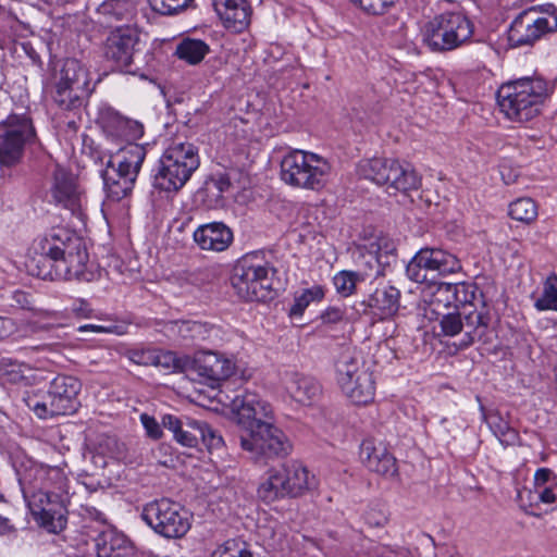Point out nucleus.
Returning a JSON list of instances; mask_svg holds the SVG:
<instances>
[{"label": "nucleus", "mask_w": 557, "mask_h": 557, "mask_svg": "<svg viewBox=\"0 0 557 557\" xmlns=\"http://www.w3.org/2000/svg\"><path fill=\"white\" fill-rule=\"evenodd\" d=\"M28 263L33 275L50 280L90 282L95 272L84 239L65 227H53L33 244Z\"/></svg>", "instance_id": "1"}, {"label": "nucleus", "mask_w": 557, "mask_h": 557, "mask_svg": "<svg viewBox=\"0 0 557 557\" xmlns=\"http://www.w3.org/2000/svg\"><path fill=\"white\" fill-rule=\"evenodd\" d=\"M18 483L36 522L52 533L66 525V506L70 497L65 478L57 468L32 463L18 473Z\"/></svg>", "instance_id": "2"}, {"label": "nucleus", "mask_w": 557, "mask_h": 557, "mask_svg": "<svg viewBox=\"0 0 557 557\" xmlns=\"http://www.w3.org/2000/svg\"><path fill=\"white\" fill-rule=\"evenodd\" d=\"M552 90V85L542 77H521L499 87L497 103L509 120L528 122L540 114Z\"/></svg>", "instance_id": "3"}, {"label": "nucleus", "mask_w": 557, "mask_h": 557, "mask_svg": "<svg viewBox=\"0 0 557 557\" xmlns=\"http://www.w3.org/2000/svg\"><path fill=\"white\" fill-rule=\"evenodd\" d=\"M199 164L198 148L193 143L174 139L159 160L153 185L164 191H177L189 181Z\"/></svg>", "instance_id": "4"}, {"label": "nucleus", "mask_w": 557, "mask_h": 557, "mask_svg": "<svg viewBox=\"0 0 557 557\" xmlns=\"http://www.w3.org/2000/svg\"><path fill=\"white\" fill-rule=\"evenodd\" d=\"M474 33L472 21L462 11L434 16L421 28L422 42L433 52H447L468 44Z\"/></svg>", "instance_id": "5"}, {"label": "nucleus", "mask_w": 557, "mask_h": 557, "mask_svg": "<svg viewBox=\"0 0 557 557\" xmlns=\"http://www.w3.org/2000/svg\"><path fill=\"white\" fill-rule=\"evenodd\" d=\"M146 158V148L139 144H127L108 162L102 173L107 197L120 201L127 197Z\"/></svg>", "instance_id": "6"}, {"label": "nucleus", "mask_w": 557, "mask_h": 557, "mask_svg": "<svg viewBox=\"0 0 557 557\" xmlns=\"http://www.w3.org/2000/svg\"><path fill=\"white\" fill-rule=\"evenodd\" d=\"M280 166L284 183L305 189L322 188L331 174V165L324 158L299 149L284 154Z\"/></svg>", "instance_id": "7"}, {"label": "nucleus", "mask_w": 557, "mask_h": 557, "mask_svg": "<svg viewBox=\"0 0 557 557\" xmlns=\"http://www.w3.org/2000/svg\"><path fill=\"white\" fill-rule=\"evenodd\" d=\"M239 441L248 458L260 466L284 459L293 450L290 440L273 421L246 432L240 435Z\"/></svg>", "instance_id": "8"}, {"label": "nucleus", "mask_w": 557, "mask_h": 557, "mask_svg": "<svg viewBox=\"0 0 557 557\" xmlns=\"http://www.w3.org/2000/svg\"><path fill=\"white\" fill-rule=\"evenodd\" d=\"M274 270L258 255H246L235 264L231 284L237 296L247 301H265L272 290Z\"/></svg>", "instance_id": "9"}, {"label": "nucleus", "mask_w": 557, "mask_h": 557, "mask_svg": "<svg viewBox=\"0 0 557 557\" xmlns=\"http://www.w3.org/2000/svg\"><path fill=\"white\" fill-rule=\"evenodd\" d=\"M81 387L82 384L76 377L58 375L51 381L49 389L42 398L27 394L24 401L40 419L74 413L79 406L77 396Z\"/></svg>", "instance_id": "10"}, {"label": "nucleus", "mask_w": 557, "mask_h": 557, "mask_svg": "<svg viewBox=\"0 0 557 557\" xmlns=\"http://www.w3.org/2000/svg\"><path fill=\"white\" fill-rule=\"evenodd\" d=\"M361 175L377 185L407 193L421 186V176L409 163L395 159L373 158L360 164Z\"/></svg>", "instance_id": "11"}, {"label": "nucleus", "mask_w": 557, "mask_h": 557, "mask_svg": "<svg viewBox=\"0 0 557 557\" xmlns=\"http://www.w3.org/2000/svg\"><path fill=\"white\" fill-rule=\"evenodd\" d=\"M141 518L156 533L166 539H180L190 528L188 511L168 498L147 504Z\"/></svg>", "instance_id": "12"}, {"label": "nucleus", "mask_w": 557, "mask_h": 557, "mask_svg": "<svg viewBox=\"0 0 557 557\" xmlns=\"http://www.w3.org/2000/svg\"><path fill=\"white\" fill-rule=\"evenodd\" d=\"M557 30L555 9L531 7L512 21L508 30V40L513 47L531 46L547 34Z\"/></svg>", "instance_id": "13"}, {"label": "nucleus", "mask_w": 557, "mask_h": 557, "mask_svg": "<svg viewBox=\"0 0 557 557\" xmlns=\"http://www.w3.org/2000/svg\"><path fill=\"white\" fill-rule=\"evenodd\" d=\"M461 270L460 260L447 250L436 247L421 248L406 267L408 278L416 283H426L436 275L446 276Z\"/></svg>", "instance_id": "14"}, {"label": "nucleus", "mask_w": 557, "mask_h": 557, "mask_svg": "<svg viewBox=\"0 0 557 557\" xmlns=\"http://www.w3.org/2000/svg\"><path fill=\"white\" fill-rule=\"evenodd\" d=\"M35 137L30 120L12 115L0 124V165L11 168L23 157L24 148Z\"/></svg>", "instance_id": "15"}, {"label": "nucleus", "mask_w": 557, "mask_h": 557, "mask_svg": "<svg viewBox=\"0 0 557 557\" xmlns=\"http://www.w3.org/2000/svg\"><path fill=\"white\" fill-rule=\"evenodd\" d=\"M228 405L232 412L236 414V421L244 432H248L273 421L272 406L263 400L257 393L248 389H238L234 396L225 395L220 399Z\"/></svg>", "instance_id": "16"}, {"label": "nucleus", "mask_w": 557, "mask_h": 557, "mask_svg": "<svg viewBox=\"0 0 557 557\" xmlns=\"http://www.w3.org/2000/svg\"><path fill=\"white\" fill-rule=\"evenodd\" d=\"M138 41L135 28L127 25L115 27L106 39L104 57L115 70L129 72Z\"/></svg>", "instance_id": "17"}, {"label": "nucleus", "mask_w": 557, "mask_h": 557, "mask_svg": "<svg viewBox=\"0 0 557 557\" xmlns=\"http://www.w3.org/2000/svg\"><path fill=\"white\" fill-rule=\"evenodd\" d=\"M188 370L195 373L201 382L214 387L231 376L234 363L221 354L201 351L190 360Z\"/></svg>", "instance_id": "18"}, {"label": "nucleus", "mask_w": 557, "mask_h": 557, "mask_svg": "<svg viewBox=\"0 0 557 557\" xmlns=\"http://www.w3.org/2000/svg\"><path fill=\"white\" fill-rule=\"evenodd\" d=\"M51 194L57 203L70 210L74 215L79 218L83 215L86 197L73 174L61 168L55 169Z\"/></svg>", "instance_id": "19"}, {"label": "nucleus", "mask_w": 557, "mask_h": 557, "mask_svg": "<svg viewBox=\"0 0 557 557\" xmlns=\"http://www.w3.org/2000/svg\"><path fill=\"white\" fill-rule=\"evenodd\" d=\"M360 459L370 471L377 474L393 476L397 473L396 459L383 441L366 438L360 446Z\"/></svg>", "instance_id": "20"}, {"label": "nucleus", "mask_w": 557, "mask_h": 557, "mask_svg": "<svg viewBox=\"0 0 557 557\" xmlns=\"http://www.w3.org/2000/svg\"><path fill=\"white\" fill-rule=\"evenodd\" d=\"M193 238L201 250L222 252L231 246L234 235L223 222H210L199 225L194 231Z\"/></svg>", "instance_id": "21"}, {"label": "nucleus", "mask_w": 557, "mask_h": 557, "mask_svg": "<svg viewBox=\"0 0 557 557\" xmlns=\"http://www.w3.org/2000/svg\"><path fill=\"white\" fill-rule=\"evenodd\" d=\"M213 7L231 32L242 33L249 26L251 8L247 0H213Z\"/></svg>", "instance_id": "22"}, {"label": "nucleus", "mask_w": 557, "mask_h": 557, "mask_svg": "<svg viewBox=\"0 0 557 557\" xmlns=\"http://www.w3.org/2000/svg\"><path fill=\"white\" fill-rule=\"evenodd\" d=\"M53 79L73 86L74 94L89 95L92 91L90 87V73L88 69L76 59L64 60L61 69L52 75Z\"/></svg>", "instance_id": "23"}, {"label": "nucleus", "mask_w": 557, "mask_h": 557, "mask_svg": "<svg viewBox=\"0 0 557 557\" xmlns=\"http://www.w3.org/2000/svg\"><path fill=\"white\" fill-rule=\"evenodd\" d=\"M281 474L286 486V494L290 497L302 495L307 491L317 487L314 475H310L308 469L300 462L290 461L280 467Z\"/></svg>", "instance_id": "24"}, {"label": "nucleus", "mask_w": 557, "mask_h": 557, "mask_svg": "<svg viewBox=\"0 0 557 557\" xmlns=\"http://www.w3.org/2000/svg\"><path fill=\"white\" fill-rule=\"evenodd\" d=\"M284 385L289 396L301 405H311L321 394V385L314 377L297 372L287 373Z\"/></svg>", "instance_id": "25"}, {"label": "nucleus", "mask_w": 557, "mask_h": 557, "mask_svg": "<svg viewBox=\"0 0 557 557\" xmlns=\"http://www.w3.org/2000/svg\"><path fill=\"white\" fill-rule=\"evenodd\" d=\"M366 304L381 320L392 318L400 307V290L392 285L380 286L369 296Z\"/></svg>", "instance_id": "26"}, {"label": "nucleus", "mask_w": 557, "mask_h": 557, "mask_svg": "<svg viewBox=\"0 0 557 557\" xmlns=\"http://www.w3.org/2000/svg\"><path fill=\"white\" fill-rule=\"evenodd\" d=\"M461 314L463 320V337L459 343V348L463 349L485 335L490 324V317L483 310L469 309V307H465Z\"/></svg>", "instance_id": "27"}, {"label": "nucleus", "mask_w": 557, "mask_h": 557, "mask_svg": "<svg viewBox=\"0 0 557 557\" xmlns=\"http://www.w3.org/2000/svg\"><path fill=\"white\" fill-rule=\"evenodd\" d=\"M102 127L108 135L117 138H124L133 144V140L139 139L144 135V125L138 122L120 115L110 113L102 116Z\"/></svg>", "instance_id": "28"}, {"label": "nucleus", "mask_w": 557, "mask_h": 557, "mask_svg": "<svg viewBox=\"0 0 557 557\" xmlns=\"http://www.w3.org/2000/svg\"><path fill=\"white\" fill-rule=\"evenodd\" d=\"M343 393L356 405H367L374 398L375 386L369 370L359 371L351 382L343 388Z\"/></svg>", "instance_id": "29"}, {"label": "nucleus", "mask_w": 557, "mask_h": 557, "mask_svg": "<svg viewBox=\"0 0 557 557\" xmlns=\"http://www.w3.org/2000/svg\"><path fill=\"white\" fill-rule=\"evenodd\" d=\"M368 370L355 349H344L336 359V381L341 389L357 376L359 371Z\"/></svg>", "instance_id": "30"}, {"label": "nucleus", "mask_w": 557, "mask_h": 557, "mask_svg": "<svg viewBox=\"0 0 557 557\" xmlns=\"http://www.w3.org/2000/svg\"><path fill=\"white\" fill-rule=\"evenodd\" d=\"M74 87L65 85L53 78L46 85V90L52 101L62 110H74L81 108L88 96L74 94Z\"/></svg>", "instance_id": "31"}, {"label": "nucleus", "mask_w": 557, "mask_h": 557, "mask_svg": "<svg viewBox=\"0 0 557 557\" xmlns=\"http://www.w3.org/2000/svg\"><path fill=\"white\" fill-rule=\"evenodd\" d=\"M134 0H104L97 8L98 22L112 26L113 23L128 20L134 11Z\"/></svg>", "instance_id": "32"}, {"label": "nucleus", "mask_w": 557, "mask_h": 557, "mask_svg": "<svg viewBox=\"0 0 557 557\" xmlns=\"http://www.w3.org/2000/svg\"><path fill=\"white\" fill-rule=\"evenodd\" d=\"M97 557H122L126 539L110 525H104L94 540Z\"/></svg>", "instance_id": "33"}, {"label": "nucleus", "mask_w": 557, "mask_h": 557, "mask_svg": "<svg viewBox=\"0 0 557 557\" xmlns=\"http://www.w3.org/2000/svg\"><path fill=\"white\" fill-rule=\"evenodd\" d=\"M34 370L27 364L2 358L0 360V380L2 383L30 385L34 381Z\"/></svg>", "instance_id": "34"}, {"label": "nucleus", "mask_w": 557, "mask_h": 557, "mask_svg": "<svg viewBox=\"0 0 557 557\" xmlns=\"http://www.w3.org/2000/svg\"><path fill=\"white\" fill-rule=\"evenodd\" d=\"M258 496L265 503H272L287 496L280 467L271 468L265 472L258 487Z\"/></svg>", "instance_id": "35"}, {"label": "nucleus", "mask_w": 557, "mask_h": 557, "mask_svg": "<svg viewBox=\"0 0 557 557\" xmlns=\"http://www.w3.org/2000/svg\"><path fill=\"white\" fill-rule=\"evenodd\" d=\"M209 52L210 47L206 41L189 37L182 39L175 49L177 58L190 65L200 63Z\"/></svg>", "instance_id": "36"}, {"label": "nucleus", "mask_w": 557, "mask_h": 557, "mask_svg": "<svg viewBox=\"0 0 557 557\" xmlns=\"http://www.w3.org/2000/svg\"><path fill=\"white\" fill-rule=\"evenodd\" d=\"M437 295L446 296V300L449 304V298H453L454 307L458 311H462L465 307H469V309L474 308L472 305V299L474 298V289L472 286L467 285L465 283L459 284H442L437 290Z\"/></svg>", "instance_id": "37"}, {"label": "nucleus", "mask_w": 557, "mask_h": 557, "mask_svg": "<svg viewBox=\"0 0 557 557\" xmlns=\"http://www.w3.org/2000/svg\"><path fill=\"white\" fill-rule=\"evenodd\" d=\"M324 295V288L320 285H314L310 288L304 289L300 294H296L294 304L289 309V317L300 318L311 302L322 300Z\"/></svg>", "instance_id": "38"}, {"label": "nucleus", "mask_w": 557, "mask_h": 557, "mask_svg": "<svg viewBox=\"0 0 557 557\" xmlns=\"http://www.w3.org/2000/svg\"><path fill=\"white\" fill-rule=\"evenodd\" d=\"M537 311H557V274L552 273L543 283V290L534 301Z\"/></svg>", "instance_id": "39"}, {"label": "nucleus", "mask_w": 557, "mask_h": 557, "mask_svg": "<svg viewBox=\"0 0 557 557\" xmlns=\"http://www.w3.org/2000/svg\"><path fill=\"white\" fill-rule=\"evenodd\" d=\"M152 363L169 371H187L190 359L186 356H177L173 351H153Z\"/></svg>", "instance_id": "40"}, {"label": "nucleus", "mask_w": 557, "mask_h": 557, "mask_svg": "<svg viewBox=\"0 0 557 557\" xmlns=\"http://www.w3.org/2000/svg\"><path fill=\"white\" fill-rule=\"evenodd\" d=\"M508 213L516 221L531 223L537 216V207L531 198H519L509 205Z\"/></svg>", "instance_id": "41"}, {"label": "nucleus", "mask_w": 557, "mask_h": 557, "mask_svg": "<svg viewBox=\"0 0 557 557\" xmlns=\"http://www.w3.org/2000/svg\"><path fill=\"white\" fill-rule=\"evenodd\" d=\"M151 9L162 15L177 14L194 4L195 0H148Z\"/></svg>", "instance_id": "42"}, {"label": "nucleus", "mask_w": 557, "mask_h": 557, "mask_svg": "<svg viewBox=\"0 0 557 557\" xmlns=\"http://www.w3.org/2000/svg\"><path fill=\"white\" fill-rule=\"evenodd\" d=\"M357 281L358 274L351 271H341L333 278L336 292L344 297L354 293Z\"/></svg>", "instance_id": "43"}, {"label": "nucleus", "mask_w": 557, "mask_h": 557, "mask_svg": "<svg viewBox=\"0 0 557 557\" xmlns=\"http://www.w3.org/2000/svg\"><path fill=\"white\" fill-rule=\"evenodd\" d=\"M395 246L387 238H379L376 242L369 244V253L379 264L388 262V258L393 256Z\"/></svg>", "instance_id": "44"}, {"label": "nucleus", "mask_w": 557, "mask_h": 557, "mask_svg": "<svg viewBox=\"0 0 557 557\" xmlns=\"http://www.w3.org/2000/svg\"><path fill=\"white\" fill-rule=\"evenodd\" d=\"M198 429H201L200 422H190L187 424V429H185L183 425L173 437L177 443H180L183 446L196 447L198 445V441L200 440Z\"/></svg>", "instance_id": "45"}, {"label": "nucleus", "mask_w": 557, "mask_h": 557, "mask_svg": "<svg viewBox=\"0 0 557 557\" xmlns=\"http://www.w3.org/2000/svg\"><path fill=\"white\" fill-rule=\"evenodd\" d=\"M442 333L445 336H456L463 330L461 311L443 314L440 321Z\"/></svg>", "instance_id": "46"}, {"label": "nucleus", "mask_w": 557, "mask_h": 557, "mask_svg": "<svg viewBox=\"0 0 557 557\" xmlns=\"http://www.w3.org/2000/svg\"><path fill=\"white\" fill-rule=\"evenodd\" d=\"M491 428L504 445H513L518 440L517 431L499 417H497V421L492 422Z\"/></svg>", "instance_id": "47"}, {"label": "nucleus", "mask_w": 557, "mask_h": 557, "mask_svg": "<svg viewBox=\"0 0 557 557\" xmlns=\"http://www.w3.org/2000/svg\"><path fill=\"white\" fill-rule=\"evenodd\" d=\"M368 14L385 13L397 0H349Z\"/></svg>", "instance_id": "48"}, {"label": "nucleus", "mask_w": 557, "mask_h": 557, "mask_svg": "<svg viewBox=\"0 0 557 557\" xmlns=\"http://www.w3.org/2000/svg\"><path fill=\"white\" fill-rule=\"evenodd\" d=\"M199 430L200 440L207 446L208 450L212 454L214 450H221L224 447L223 437L216 433L209 425L201 423V429Z\"/></svg>", "instance_id": "49"}, {"label": "nucleus", "mask_w": 557, "mask_h": 557, "mask_svg": "<svg viewBox=\"0 0 557 557\" xmlns=\"http://www.w3.org/2000/svg\"><path fill=\"white\" fill-rule=\"evenodd\" d=\"M210 557H252V554L233 540L216 548Z\"/></svg>", "instance_id": "50"}, {"label": "nucleus", "mask_w": 557, "mask_h": 557, "mask_svg": "<svg viewBox=\"0 0 557 557\" xmlns=\"http://www.w3.org/2000/svg\"><path fill=\"white\" fill-rule=\"evenodd\" d=\"M140 422L148 437L152 440H159L162 437V424H160L154 417L149 416L148 413H141Z\"/></svg>", "instance_id": "51"}, {"label": "nucleus", "mask_w": 557, "mask_h": 557, "mask_svg": "<svg viewBox=\"0 0 557 557\" xmlns=\"http://www.w3.org/2000/svg\"><path fill=\"white\" fill-rule=\"evenodd\" d=\"M69 310L77 318L90 319L94 317V309L84 298H76L72 301Z\"/></svg>", "instance_id": "52"}, {"label": "nucleus", "mask_w": 557, "mask_h": 557, "mask_svg": "<svg viewBox=\"0 0 557 557\" xmlns=\"http://www.w3.org/2000/svg\"><path fill=\"white\" fill-rule=\"evenodd\" d=\"M555 482H557V478L554 472L548 468H541L534 474V491Z\"/></svg>", "instance_id": "53"}, {"label": "nucleus", "mask_w": 557, "mask_h": 557, "mask_svg": "<svg viewBox=\"0 0 557 557\" xmlns=\"http://www.w3.org/2000/svg\"><path fill=\"white\" fill-rule=\"evenodd\" d=\"M537 498L544 504H552L557 499V482L534 491Z\"/></svg>", "instance_id": "54"}, {"label": "nucleus", "mask_w": 557, "mask_h": 557, "mask_svg": "<svg viewBox=\"0 0 557 557\" xmlns=\"http://www.w3.org/2000/svg\"><path fill=\"white\" fill-rule=\"evenodd\" d=\"M79 332L92 331L96 333H113L117 335L124 334V330L119 325H97V324H85L78 327Z\"/></svg>", "instance_id": "55"}, {"label": "nucleus", "mask_w": 557, "mask_h": 557, "mask_svg": "<svg viewBox=\"0 0 557 557\" xmlns=\"http://www.w3.org/2000/svg\"><path fill=\"white\" fill-rule=\"evenodd\" d=\"M207 184L209 187L211 186L214 189H216L218 193L221 195L230 188L231 181L227 175L218 174L215 176H212Z\"/></svg>", "instance_id": "56"}, {"label": "nucleus", "mask_w": 557, "mask_h": 557, "mask_svg": "<svg viewBox=\"0 0 557 557\" xmlns=\"http://www.w3.org/2000/svg\"><path fill=\"white\" fill-rule=\"evenodd\" d=\"M162 428L172 432L173 436L180 431L183 426V422L173 414H164L161 419Z\"/></svg>", "instance_id": "57"}, {"label": "nucleus", "mask_w": 557, "mask_h": 557, "mask_svg": "<svg viewBox=\"0 0 557 557\" xmlns=\"http://www.w3.org/2000/svg\"><path fill=\"white\" fill-rule=\"evenodd\" d=\"M325 323H337L344 318V310L339 307H330L321 315Z\"/></svg>", "instance_id": "58"}, {"label": "nucleus", "mask_w": 557, "mask_h": 557, "mask_svg": "<svg viewBox=\"0 0 557 557\" xmlns=\"http://www.w3.org/2000/svg\"><path fill=\"white\" fill-rule=\"evenodd\" d=\"M153 351H133L131 360L137 364L152 363Z\"/></svg>", "instance_id": "59"}, {"label": "nucleus", "mask_w": 557, "mask_h": 557, "mask_svg": "<svg viewBox=\"0 0 557 557\" xmlns=\"http://www.w3.org/2000/svg\"><path fill=\"white\" fill-rule=\"evenodd\" d=\"M374 557H403V553L391 546H380L375 549Z\"/></svg>", "instance_id": "60"}, {"label": "nucleus", "mask_w": 557, "mask_h": 557, "mask_svg": "<svg viewBox=\"0 0 557 557\" xmlns=\"http://www.w3.org/2000/svg\"><path fill=\"white\" fill-rule=\"evenodd\" d=\"M14 330V323L9 318L0 317V339L8 337Z\"/></svg>", "instance_id": "61"}, {"label": "nucleus", "mask_w": 557, "mask_h": 557, "mask_svg": "<svg viewBox=\"0 0 557 557\" xmlns=\"http://www.w3.org/2000/svg\"><path fill=\"white\" fill-rule=\"evenodd\" d=\"M122 557H154L150 552L138 550L134 547H124Z\"/></svg>", "instance_id": "62"}, {"label": "nucleus", "mask_w": 557, "mask_h": 557, "mask_svg": "<svg viewBox=\"0 0 557 557\" xmlns=\"http://www.w3.org/2000/svg\"><path fill=\"white\" fill-rule=\"evenodd\" d=\"M86 512L88 513L89 518L95 520L96 522H99L102 524V528L104 525H108L107 524V519H106V516L99 511L98 509L96 508H86Z\"/></svg>", "instance_id": "63"}, {"label": "nucleus", "mask_w": 557, "mask_h": 557, "mask_svg": "<svg viewBox=\"0 0 557 557\" xmlns=\"http://www.w3.org/2000/svg\"><path fill=\"white\" fill-rule=\"evenodd\" d=\"M13 298L16 305L20 306L21 308H26L29 305L28 295L25 292L15 290L13 293Z\"/></svg>", "instance_id": "64"}]
</instances>
